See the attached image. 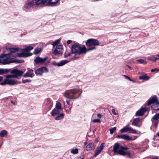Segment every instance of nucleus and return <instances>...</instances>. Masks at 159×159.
<instances>
[{
    "label": "nucleus",
    "mask_w": 159,
    "mask_h": 159,
    "mask_svg": "<svg viewBox=\"0 0 159 159\" xmlns=\"http://www.w3.org/2000/svg\"><path fill=\"white\" fill-rule=\"evenodd\" d=\"M17 55H13L12 53L8 54H2L0 56V63L2 64H7L16 62L18 63H23V60H12L16 57Z\"/></svg>",
    "instance_id": "nucleus-1"
},
{
    "label": "nucleus",
    "mask_w": 159,
    "mask_h": 159,
    "mask_svg": "<svg viewBox=\"0 0 159 159\" xmlns=\"http://www.w3.org/2000/svg\"><path fill=\"white\" fill-rule=\"evenodd\" d=\"M71 52L72 54H74L75 55L72 57V58L77 59L78 57L77 55H80L84 54V49H83V47H81L80 45L78 43H76L72 45L71 48Z\"/></svg>",
    "instance_id": "nucleus-2"
},
{
    "label": "nucleus",
    "mask_w": 159,
    "mask_h": 159,
    "mask_svg": "<svg viewBox=\"0 0 159 159\" xmlns=\"http://www.w3.org/2000/svg\"><path fill=\"white\" fill-rule=\"evenodd\" d=\"M81 90L80 89H73L67 90L64 93V96L70 99H75L77 97L76 95L78 93H81Z\"/></svg>",
    "instance_id": "nucleus-3"
},
{
    "label": "nucleus",
    "mask_w": 159,
    "mask_h": 159,
    "mask_svg": "<svg viewBox=\"0 0 159 159\" xmlns=\"http://www.w3.org/2000/svg\"><path fill=\"white\" fill-rule=\"evenodd\" d=\"M100 44L98 40L93 39H89L86 42V45L87 47L98 46L100 45Z\"/></svg>",
    "instance_id": "nucleus-4"
},
{
    "label": "nucleus",
    "mask_w": 159,
    "mask_h": 159,
    "mask_svg": "<svg viewBox=\"0 0 159 159\" xmlns=\"http://www.w3.org/2000/svg\"><path fill=\"white\" fill-rule=\"evenodd\" d=\"M121 146L118 143H116L114 145L113 148V151L114 153H117L119 155L124 156L125 154V151H122Z\"/></svg>",
    "instance_id": "nucleus-5"
},
{
    "label": "nucleus",
    "mask_w": 159,
    "mask_h": 159,
    "mask_svg": "<svg viewBox=\"0 0 159 159\" xmlns=\"http://www.w3.org/2000/svg\"><path fill=\"white\" fill-rule=\"evenodd\" d=\"M10 72L12 74H13L15 78L18 79L19 77L23 75L24 71L22 70L14 69L12 70L11 69Z\"/></svg>",
    "instance_id": "nucleus-6"
},
{
    "label": "nucleus",
    "mask_w": 159,
    "mask_h": 159,
    "mask_svg": "<svg viewBox=\"0 0 159 159\" xmlns=\"http://www.w3.org/2000/svg\"><path fill=\"white\" fill-rule=\"evenodd\" d=\"M20 82H18L17 81L14 80H10L8 79H6L3 82L1 83L0 85H4L6 84H8L10 85H13L18 84H20Z\"/></svg>",
    "instance_id": "nucleus-7"
},
{
    "label": "nucleus",
    "mask_w": 159,
    "mask_h": 159,
    "mask_svg": "<svg viewBox=\"0 0 159 159\" xmlns=\"http://www.w3.org/2000/svg\"><path fill=\"white\" fill-rule=\"evenodd\" d=\"M48 59L47 57L44 58L41 57L39 56L37 57L34 60V64H43Z\"/></svg>",
    "instance_id": "nucleus-8"
},
{
    "label": "nucleus",
    "mask_w": 159,
    "mask_h": 159,
    "mask_svg": "<svg viewBox=\"0 0 159 159\" xmlns=\"http://www.w3.org/2000/svg\"><path fill=\"white\" fill-rule=\"evenodd\" d=\"M48 69L45 67H42L36 70L35 72L36 75H41L44 72H48Z\"/></svg>",
    "instance_id": "nucleus-9"
},
{
    "label": "nucleus",
    "mask_w": 159,
    "mask_h": 159,
    "mask_svg": "<svg viewBox=\"0 0 159 159\" xmlns=\"http://www.w3.org/2000/svg\"><path fill=\"white\" fill-rule=\"evenodd\" d=\"M154 103H156L157 106H158V102L156 95H154L153 97H151L149 99L148 102V105L150 106L152 104Z\"/></svg>",
    "instance_id": "nucleus-10"
},
{
    "label": "nucleus",
    "mask_w": 159,
    "mask_h": 159,
    "mask_svg": "<svg viewBox=\"0 0 159 159\" xmlns=\"http://www.w3.org/2000/svg\"><path fill=\"white\" fill-rule=\"evenodd\" d=\"M37 5H45L47 6H50L48 5L49 3V0H34Z\"/></svg>",
    "instance_id": "nucleus-11"
},
{
    "label": "nucleus",
    "mask_w": 159,
    "mask_h": 159,
    "mask_svg": "<svg viewBox=\"0 0 159 159\" xmlns=\"http://www.w3.org/2000/svg\"><path fill=\"white\" fill-rule=\"evenodd\" d=\"M105 146V143H102L101 144L100 146L98 147L95 151L94 156L95 157L100 154Z\"/></svg>",
    "instance_id": "nucleus-12"
},
{
    "label": "nucleus",
    "mask_w": 159,
    "mask_h": 159,
    "mask_svg": "<svg viewBox=\"0 0 159 159\" xmlns=\"http://www.w3.org/2000/svg\"><path fill=\"white\" fill-rule=\"evenodd\" d=\"M63 46L60 44L57 45L55 49L54 50L53 53L55 55L57 54H61L62 53Z\"/></svg>",
    "instance_id": "nucleus-13"
},
{
    "label": "nucleus",
    "mask_w": 159,
    "mask_h": 159,
    "mask_svg": "<svg viewBox=\"0 0 159 159\" xmlns=\"http://www.w3.org/2000/svg\"><path fill=\"white\" fill-rule=\"evenodd\" d=\"M34 76V70L32 69H29L26 73L24 74L23 77H24L33 78Z\"/></svg>",
    "instance_id": "nucleus-14"
},
{
    "label": "nucleus",
    "mask_w": 159,
    "mask_h": 159,
    "mask_svg": "<svg viewBox=\"0 0 159 159\" xmlns=\"http://www.w3.org/2000/svg\"><path fill=\"white\" fill-rule=\"evenodd\" d=\"M147 109L145 107H142L137 111L135 114V116H143L145 112L147 111Z\"/></svg>",
    "instance_id": "nucleus-15"
},
{
    "label": "nucleus",
    "mask_w": 159,
    "mask_h": 159,
    "mask_svg": "<svg viewBox=\"0 0 159 159\" xmlns=\"http://www.w3.org/2000/svg\"><path fill=\"white\" fill-rule=\"evenodd\" d=\"M33 0L32 1L29 2L25 4L24 6V8L26 9H30L31 8L33 7L35 5H36V3Z\"/></svg>",
    "instance_id": "nucleus-16"
},
{
    "label": "nucleus",
    "mask_w": 159,
    "mask_h": 159,
    "mask_svg": "<svg viewBox=\"0 0 159 159\" xmlns=\"http://www.w3.org/2000/svg\"><path fill=\"white\" fill-rule=\"evenodd\" d=\"M60 0H49V3L48 5H50V6L53 7L56 6L59 4V3Z\"/></svg>",
    "instance_id": "nucleus-17"
},
{
    "label": "nucleus",
    "mask_w": 159,
    "mask_h": 159,
    "mask_svg": "<svg viewBox=\"0 0 159 159\" xmlns=\"http://www.w3.org/2000/svg\"><path fill=\"white\" fill-rule=\"evenodd\" d=\"M96 145L93 143H89L86 147V150L87 151H90L94 149Z\"/></svg>",
    "instance_id": "nucleus-18"
},
{
    "label": "nucleus",
    "mask_w": 159,
    "mask_h": 159,
    "mask_svg": "<svg viewBox=\"0 0 159 159\" xmlns=\"http://www.w3.org/2000/svg\"><path fill=\"white\" fill-rule=\"evenodd\" d=\"M68 62V61L67 60H63L61 61L60 62H53V64L55 66H62Z\"/></svg>",
    "instance_id": "nucleus-19"
},
{
    "label": "nucleus",
    "mask_w": 159,
    "mask_h": 159,
    "mask_svg": "<svg viewBox=\"0 0 159 159\" xmlns=\"http://www.w3.org/2000/svg\"><path fill=\"white\" fill-rule=\"evenodd\" d=\"M32 55V53H25L24 52L17 53V56L19 57H28L31 56Z\"/></svg>",
    "instance_id": "nucleus-20"
},
{
    "label": "nucleus",
    "mask_w": 159,
    "mask_h": 159,
    "mask_svg": "<svg viewBox=\"0 0 159 159\" xmlns=\"http://www.w3.org/2000/svg\"><path fill=\"white\" fill-rule=\"evenodd\" d=\"M128 132L135 134H138L140 133V132L136 129H134L132 128L129 127Z\"/></svg>",
    "instance_id": "nucleus-21"
},
{
    "label": "nucleus",
    "mask_w": 159,
    "mask_h": 159,
    "mask_svg": "<svg viewBox=\"0 0 159 159\" xmlns=\"http://www.w3.org/2000/svg\"><path fill=\"white\" fill-rule=\"evenodd\" d=\"M60 111V110L56 108L53 109L51 112V115L52 116H54L55 115H58Z\"/></svg>",
    "instance_id": "nucleus-22"
},
{
    "label": "nucleus",
    "mask_w": 159,
    "mask_h": 159,
    "mask_svg": "<svg viewBox=\"0 0 159 159\" xmlns=\"http://www.w3.org/2000/svg\"><path fill=\"white\" fill-rule=\"evenodd\" d=\"M11 71L10 69H0V75H3L5 74H7L9 72H10Z\"/></svg>",
    "instance_id": "nucleus-23"
},
{
    "label": "nucleus",
    "mask_w": 159,
    "mask_h": 159,
    "mask_svg": "<svg viewBox=\"0 0 159 159\" xmlns=\"http://www.w3.org/2000/svg\"><path fill=\"white\" fill-rule=\"evenodd\" d=\"M46 104L48 107V110H50L52 108L53 106V102L49 99H48L47 100Z\"/></svg>",
    "instance_id": "nucleus-24"
},
{
    "label": "nucleus",
    "mask_w": 159,
    "mask_h": 159,
    "mask_svg": "<svg viewBox=\"0 0 159 159\" xmlns=\"http://www.w3.org/2000/svg\"><path fill=\"white\" fill-rule=\"evenodd\" d=\"M33 49V47L31 46L30 45H28L26 47H25V48L23 49H21L20 50L21 51H23V52H29Z\"/></svg>",
    "instance_id": "nucleus-25"
},
{
    "label": "nucleus",
    "mask_w": 159,
    "mask_h": 159,
    "mask_svg": "<svg viewBox=\"0 0 159 159\" xmlns=\"http://www.w3.org/2000/svg\"><path fill=\"white\" fill-rule=\"evenodd\" d=\"M136 138V137L133 139L132 137L129 136L128 135L125 134L124 135L123 139L127 140H133Z\"/></svg>",
    "instance_id": "nucleus-26"
},
{
    "label": "nucleus",
    "mask_w": 159,
    "mask_h": 159,
    "mask_svg": "<svg viewBox=\"0 0 159 159\" xmlns=\"http://www.w3.org/2000/svg\"><path fill=\"white\" fill-rule=\"evenodd\" d=\"M156 55L152 56L149 57L148 59L149 60L155 62L156 60L159 59L158 57H156Z\"/></svg>",
    "instance_id": "nucleus-27"
},
{
    "label": "nucleus",
    "mask_w": 159,
    "mask_h": 159,
    "mask_svg": "<svg viewBox=\"0 0 159 159\" xmlns=\"http://www.w3.org/2000/svg\"><path fill=\"white\" fill-rule=\"evenodd\" d=\"M83 49H84V54L86 53L87 52L96 49V48L95 47H93L92 48L86 49V48L85 46L83 47Z\"/></svg>",
    "instance_id": "nucleus-28"
},
{
    "label": "nucleus",
    "mask_w": 159,
    "mask_h": 159,
    "mask_svg": "<svg viewBox=\"0 0 159 159\" xmlns=\"http://www.w3.org/2000/svg\"><path fill=\"white\" fill-rule=\"evenodd\" d=\"M140 121V119L139 118L134 119L132 123V125L134 126L138 124Z\"/></svg>",
    "instance_id": "nucleus-29"
},
{
    "label": "nucleus",
    "mask_w": 159,
    "mask_h": 159,
    "mask_svg": "<svg viewBox=\"0 0 159 159\" xmlns=\"http://www.w3.org/2000/svg\"><path fill=\"white\" fill-rule=\"evenodd\" d=\"M64 116V114L63 113H61L59 115L58 114V115L56 117L55 119L56 120H60L63 118Z\"/></svg>",
    "instance_id": "nucleus-30"
},
{
    "label": "nucleus",
    "mask_w": 159,
    "mask_h": 159,
    "mask_svg": "<svg viewBox=\"0 0 159 159\" xmlns=\"http://www.w3.org/2000/svg\"><path fill=\"white\" fill-rule=\"evenodd\" d=\"M128 129L129 127L125 126L121 129L120 130V131L121 133L128 132Z\"/></svg>",
    "instance_id": "nucleus-31"
},
{
    "label": "nucleus",
    "mask_w": 159,
    "mask_h": 159,
    "mask_svg": "<svg viewBox=\"0 0 159 159\" xmlns=\"http://www.w3.org/2000/svg\"><path fill=\"white\" fill-rule=\"evenodd\" d=\"M9 50L11 51V52L14 53L16 52L19 51L20 49L18 48H9Z\"/></svg>",
    "instance_id": "nucleus-32"
},
{
    "label": "nucleus",
    "mask_w": 159,
    "mask_h": 159,
    "mask_svg": "<svg viewBox=\"0 0 159 159\" xmlns=\"http://www.w3.org/2000/svg\"><path fill=\"white\" fill-rule=\"evenodd\" d=\"M41 51V49L40 48L37 47L35 49L33 53L34 54H37L40 52Z\"/></svg>",
    "instance_id": "nucleus-33"
},
{
    "label": "nucleus",
    "mask_w": 159,
    "mask_h": 159,
    "mask_svg": "<svg viewBox=\"0 0 159 159\" xmlns=\"http://www.w3.org/2000/svg\"><path fill=\"white\" fill-rule=\"evenodd\" d=\"M149 79V77L147 76L146 75H142L139 77V79L140 80H148Z\"/></svg>",
    "instance_id": "nucleus-34"
},
{
    "label": "nucleus",
    "mask_w": 159,
    "mask_h": 159,
    "mask_svg": "<svg viewBox=\"0 0 159 159\" xmlns=\"http://www.w3.org/2000/svg\"><path fill=\"white\" fill-rule=\"evenodd\" d=\"M7 134V131L5 130L2 131L0 133V136L2 137H4Z\"/></svg>",
    "instance_id": "nucleus-35"
},
{
    "label": "nucleus",
    "mask_w": 159,
    "mask_h": 159,
    "mask_svg": "<svg viewBox=\"0 0 159 159\" xmlns=\"http://www.w3.org/2000/svg\"><path fill=\"white\" fill-rule=\"evenodd\" d=\"M72 54L71 52H70L68 51H66L64 53V57L65 58H67L68 57L70 56Z\"/></svg>",
    "instance_id": "nucleus-36"
},
{
    "label": "nucleus",
    "mask_w": 159,
    "mask_h": 159,
    "mask_svg": "<svg viewBox=\"0 0 159 159\" xmlns=\"http://www.w3.org/2000/svg\"><path fill=\"white\" fill-rule=\"evenodd\" d=\"M55 108L59 109L61 111V110L62 109L61 108V103L59 102L57 103Z\"/></svg>",
    "instance_id": "nucleus-37"
},
{
    "label": "nucleus",
    "mask_w": 159,
    "mask_h": 159,
    "mask_svg": "<svg viewBox=\"0 0 159 159\" xmlns=\"http://www.w3.org/2000/svg\"><path fill=\"white\" fill-rule=\"evenodd\" d=\"M70 152L74 154H78V149L77 148L73 149Z\"/></svg>",
    "instance_id": "nucleus-38"
},
{
    "label": "nucleus",
    "mask_w": 159,
    "mask_h": 159,
    "mask_svg": "<svg viewBox=\"0 0 159 159\" xmlns=\"http://www.w3.org/2000/svg\"><path fill=\"white\" fill-rule=\"evenodd\" d=\"M152 119L156 120H158L159 119V113H156L153 117Z\"/></svg>",
    "instance_id": "nucleus-39"
},
{
    "label": "nucleus",
    "mask_w": 159,
    "mask_h": 159,
    "mask_svg": "<svg viewBox=\"0 0 159 159\" xmlns=\"http://www.w3.org/2000/svg\"><path fill=\"white\" fill-rule=\"evenodd\" d=\"M116 127H115L113 128H111L109 129L110 132V134H113V133L114 132V131L116 130Z\"/></svg>",
    "instance_id": "nucleus-40"
},
{
    "label": "nucleus",
    "mask_w": 159,
    "mask_h": 159,
    "mask_svg": "<svg viewBox=\"0 0 159 159\" xmlns=\"http://www.w3.org/2000/svg\"><path fill=\"white\" fill-rule=\"evenodd\" d=\"M60 39H57L52 44L53 47H54L59 44L60 43Z\"/></svg>",
    "instance_id": "nucleus-41"
},
{
    "label": "nucleus",
    "mask_w": 159,
    "mask_h": 159,
    "mask_svg": "<svg viewBox=\"0 0 159 159\" xmlns=\"http://www.w3.org/2000/svg\"><path fill=\"white\" fill-rule=\"evenodd\" d=\"M126 155L127 157H128L130 158L131 157V154L129 152H125V154L124 156Z\"/></svg>",
    "instance_id": "nucleus-42"
},
{
    "label": "nucleus",
    "mask_w": 159,
    "mask_h": 159,
    "mask_svg": "<svg viewBox=\"0 0 159 159\" xmlns=\"http://www.w3.org/2000/svg\"><path fill=\"white\" fill-rule=\"evenodd\" d=\"M93 122L94 123H100L101 122V121L99 119H94L93 120Z\"/></svg>",
    "instance_id": "nucleus-43"
},
{
    "label": "nucleus",
    "mask_w": 159,
    "mask_h": 159,
    "mask_svg": "<svg viewBox=\"0 0 159 159\" xmlns=\"http://www.w3.org/2000/svg\"><path fill=\"white\" fill-rule=\"evenodd\" d=\"M31 81V80H30L26 79L22 80V83L24 84H25L26 83H29Z\"/></svg>",
    "instance_id": "nucleus-44"
},
{
    "label": "nucleus",
    "mask_w": 159,
    "mask_h": 159,
    "mask_svg": "<svg viewBox=\"0 0 159 159\" xmlns=\"http://www.w3.org/2000/svg\"><path fill=\"white\" fill-rule=\"evenodd\" d=\"M6 77L7 78V79L11 78H15L13 74L7 75L6 76Z\"/></svg>",
    "instance_id": "nucleus-45"
},
{
    "label": "nucleus",
    "mask_w": 159,
    "mask_h": 159,
    "mask_svg": "<svg viewBox=\"0 0 159 159\" xmlns=\"http://www.w3.org/2000/svg\"><path fill=\"white\" fill-rule=\"evenodd\" d=\"M124 134H121L116 136V137L118 139H123Z\"/></svg>",
    "instance_id": "nucleus-46"
},
{
    "label": "nucleus",
    "mask_w": 159,
    "mask_h": 159,
    "mask_svg": "<svg viewBox=\"0 0 159 159\" xmlns=\"http://www.w3.org/2000/svg\"><path fill=\"white\" fill-rule=\"evenodd\" d=\"M129 149V148L126 147H124L122 146H121V148L122 151H124V150H127Z\"/></svg>",
    "instance_id": "nucleus-47"
},
{
    "label": "nucleus",
    "mask_w": 159,
    "mask_h": 159,
    "mask_svg": "<svg viewBox=\"0 0 159 159\" xmlns=\"http://www.w3.org/2000/svg\"><path fill=\"white\" fill-rule=\"evenodd\" d=\"M137 61H139L141 64H143L144 63V60L142 59H140L137 60Z\"/></svg>",
    "instance_id": "nucleus-48"
},
{
    "label": "nucleus",
    "mask_w": 159,
    "mask_h": 159,
    "mask_svg": "<svg viewBox=\"0 0 159 159\" xmlns=\"http://www.w3.org/2000/svg\"><path fill=\"white\" fill-rule=\"evenodd\" d=\"M159 71V69L155 68L154 69H152L151 70V72H154L155 71Z\"/></svg>",
    "instance_id": "nucleus-49"
},
{
    "label": "nucleus",
    "mask_w": 159,
    "mask_h": 159,
    "mask_svg": "<svg viewBox=\"0 0 159 159\" xmlns=\"http://www.w3.org/2000/svg\"><path fill=\"white\" fill-rule=\"evenodd\" d=\"M151 108L152 109H154L157 111H159V108H155V106L154 105L152 106Z\"/></svg>",
    "instance_id": "nucleus-50"
},
{
    "label": "nucleus",
    "mask_w": 159,
    "mask_h": 159,
    "mask_svg": "<svg viewBox=\"0 0 159 159\" xmlns=\"http://www.w3.org/2000/svg\"><path fill=\"white\" fill-rule=\"evenodd\" d=\"M123 76L124 77H125V78H126V79H128L130 81H132V80L129 76H128L126 75H123Z\"/></svg>",
    "instance_id": "nucleus-51"
},
{
    "label": "nucleus",
    "mask_w": 159,
    "mask_h": 159,
    "mask_svg": "<svg viewBox=\"0 0 159 159\" xmlns=\"http://www.w3.org/2000/svg\"><path fill=\"white\" fill-rule=\"evenodd\" d=\"M111 111L112 113L114 115H116L117 114V113H116V112L115 110L114 109H112Z\"/></svg>",
    "instance_id": "nucleus-52"
},
{
    "label": "nucleus",
    "mask_w": 159,
    "mask_h": 159,
    "mask_svg": "<svg viewBox=\"0 0 159 159\" xmlns=\"http://www.w3.org/2000/svg\"><path fill=\"white\" fill-rule=\"evenodd\" d=\"M97 116L98 118H101L102 117V115L101 114H99L98 113V114H97Z\"/></svg>",
    "instance_id": "nucleus-53"
},
{
    "label": "nucleus",
    "mask_w": 159,
    "mask_h": 159,
    "mask_svg": "<svg viewBox=\"0 0 159 159\" xmlns=\"http://www.w3.org/2000/svg\"><path fill=\"white\" fill-rule=\"evenodd\" d=\"M71 42H72V41L71 40H68L67 41V43L68 44H70V43H71Z\"/></svg>",
    "instance_id": "nucleus-54"
},
{
    "label": "nucleus",
    "mask_w": 159,
    "mask_h": 159,
    "mask_svg": "<svg viewBox=\"0 0 159 159\" xmlns=\"http://www.w3.org/2000/svg\"><path fill=\"white\" fill-rule=\"evenodd\" d=\"M98 138H96V139H95L94 141L96 143H97L98 142Z\"/></svg>",
    "instance_id": "nucleus-55"
},
{
    "label": "nucleus",
    "mask_w": 159,
    "mask_h": 159,
    "mask_svg": "<svg viewBox=\"0 0 159 159\" xmlns=\"http://www.w3.org/2000/svg\"><path fill=\"white\" fill-rule=\"evenodd\" d=\"M136 126L138 127H140L141 125H139L138 124L136 125H135Z\"/></svg>",
    "instance_id": "nucleus-56"
},
{
    "label": "nucleus",
    "mask_w": 159,
    "mask_h": 159,
    "mask_svg": "<svg viewBox=\"0 0 159 159\" xmlns=\"http://www.w3.org/2000/svg\"><path fill=\"white\" fill-rule=\"evenodd\" d=\"M3 78L2 77L0 76V81H1L2 80Z\"/></svg>",
    "instance_id": "nucleus-57"
},
{
    "label": "nucleus",
    "mask_w": 159,
    "mask_h": 159,
    "mask_svg": "<svg viewBox=\"0 0 159 159\" xmlns=\"http://www.w3.org/2000/svg\"><path fill=\"white\" fill-rule=\"evenodd\" d=\"M152 159H159L157 157H154L152 158Z\"/></svg>",
    "instance_id": "nucleus-58"
},
{
    "label": "nucleus",
    "mask_w": 159,
    "mask_h": 159,
    "mask_svg": "<svg viewBox=\"0 0 159 159\" xmlns=\"http://www.w3.org/2000/svg\"><path fill=\"white\" fill-rule=\"evenodd\" d=\"M66 102L67 103L68 105H69L70 104V101H69L68 100H66Z\"/></svg>",
    "instance_id": "nucleus-59"
},
{
    "label": "nucleus",
    "mask_w": 159,
    "mask_h": 159,
    "mask_svg": "<svg viewBox=\"0 0 159 159\" xmlns=\"http://www.w3.org/2000/svg\"><path fill=\"white\" fill-rule=\"evenodd\" d=\"M11 102L13 105H15V102L13 101H11Z\"/></svg>",
    "instance_id": "nucleus-60"
},
{
    "label": "nucleus",
    "mask_w": 159,
    "mask_h": 159,
    "mask_svg": "<svg viewBox=\"0 0 159 159\" xmlns=\"http://www.w3.org/2000/svg\"><path fill=\"white\" fill-rule=\"evenodd\" d=\"M127 66L129 68V69H131V66H129L127 65Z\"/></svg>",
    "instance_id": "nucleus-61"
},
{
    "label": "nucleus",
    "mask_w": 159,
    "mask_h": 159,
    "mask_svg": "<svg viewBox=\"0 0 159 159\" xmlns=\"http://www.w3.org/2000/svg\"><path fill=\"white\" fill-rule=\"evenodd\" d=\"M157 135L158 136H159V132L157 133Z\"/></svg>",
    "instance_id": "nucleus-62"
},
{
    "label": "nucleus",
    "mask_w": 159,
    "mask_h": 159,
    "mask_svg": "<svg viewBox=\"0 0 159 159\" xmlns=\"http://www.w3.org/2000/svg\"><path fill=\"white\" fill-rule=\"evenodd\" d=\"M156 56L158 57H159V55H156Z\"/></svg>",
    "instance_id": "nucleus-63"
},
{
    "label": "nucleus",
    "mask_w": 159,
    "mask_h": 159,
    "mask_svg": "<svg viewBox=\"0 0 159 159\" xmlns=\"http://www.w3.org/2000/svg\"><path fill=\"white\" fill-rule=\"evenodd\" d=\"M132 81V82H134V81H133V80H132V81Z\"/></svg>",
    "instance_id": "nucleus-64"
}]
</instances>
